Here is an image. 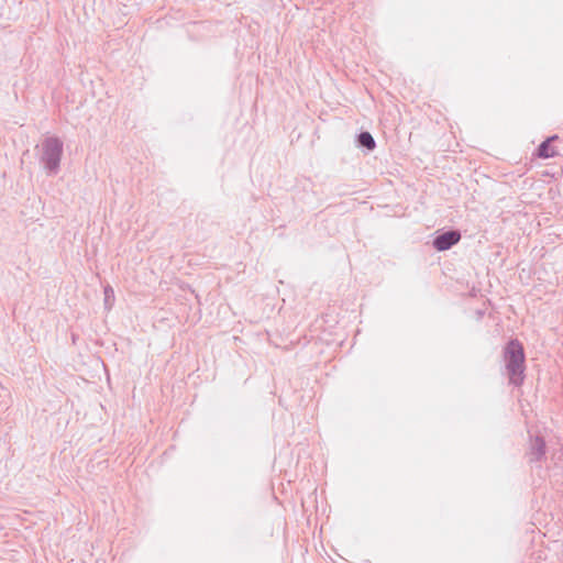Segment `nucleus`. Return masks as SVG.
<instances>
[{"mask_svg":"<svg viewBox=\"0 0 563 563\" xmlns=\"http://www.w3.org/2000/svg\"><path fill=\"white\" fill-rule=\"evenodd\" d=\"M64 144L57 136H48L43 141L41 162L48 174L55 175L59 170Z\"/></svg>","mask_w":563,"mask_h":563,"instance_id":"obj_2","label":"nucleus"},{"mask_svg":"<svg viewBox=\"0 0 563 563\" xmlns=\"http://www.w3.org/2000/svg\"><path fill=\"white\" fill-rule=\"evenodd\" d=\"M558 135L549 136L547 140L541 142V144L537 148V155L540 158H551L556 155V151L551 146V142L558 140Z\"/></svg>","mask_w":563,"mask_h":563,"instance_id":"obj_5","label":"nucleus"},{"mask_svg":"<svg viewBox=\"0 0 563 563\" xmlns=\"http://www.w3.org/2000/svg\"><path fill=\"white\" fill-rule=\"evenodd\" d=\"M504 358L509 374V380L515 386H520L525 379V350L517 339L510 340L504 349Z\"/></svg>","mask_w":563,"mask_h":563,"instance_id":"obj_1","label":"nucleus"},{"mask_svg":"<svg viewBox=\"0 0 563 563\" xmlns=\"http://www.w3.org/2000/svg\"><path fill=\"white\" fill-rule=\"evenodd\" d=\"M471 296H476V290H475V287L472 288L471 292H470Z\"/></svg>","mask_w":563,"mask_h":563,"instance_id":"obj_8","label":"nucleus"},{"mask_svg":"<svg viewBox=\"0 0 563 563\" xmlns=\"http://www.w3.org/2000/svg\"><path fill=\"white\" fill-rule=\"evenodd\" d=\"M461 240V233L457 230H448L441 233H438L433 241L432 246L434 250L439 252L448 251L457 244Z\"/></svg>","mask_w":563,"mask_h":563,"instance_id":"obj_3","label":"nucleus"},{"mask_svg":"<svg viewBox=\"0 0 563 563\" xmlns=\"http://www.w3.org/2000/svg\"><path fill=\"white\" fill-rule=\"evenodd\" d=\"M547 444L542 437L537 435L530 442L529 451L527 453L529 463L541 462L545 455Z\"/></svg>","mask_w":563,"mask_h":563,"instance_id":"obj_4","label":"nucleus"},{"mask_svg":"<svg viewBox=\"0 0 563 563\" xmlns=\"http://www.w3.org/2000/svg\"><path fill=\"white\" fill-rule=\"evenodd\" d=\"M356 143L358 147L365 148L369 152L376 147V142L368 131H362L357 134Z\"/></svg>","mask_w":563,"mask_h":563,"instance_id":"obj_6","label":"nucleus"},{"mask_svg":"<svg viewBox=\"0 0 563 563\" xmlns=\"http://www.w3.org/2000/svg\"><path fill=\"white\" fill-rule=\"evenodd\" d=\"M103 295H104L103 306H104V309L107 311H109L113 307V303L115 300L114 290L112 289V287L109 284H107V286L104 287Z\"/></svg>","mask_w":563,"mask_h":563,"instance_id":"obj_7","label":"nucleus"}]
</instances>
